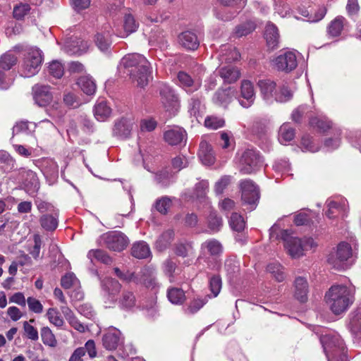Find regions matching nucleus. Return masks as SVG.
<instances>
[{
    "instance_id": "nucleus-35",
    "label": "nucleus",
    "mask_w": 361,
    "mask_h": 361,
    "mask_svg": "<svg viewBox=\"0 0 361 361\" xmlns=\"http://www.w3.org/2000/svg\"><path fill=\"white\" fill-rule=\"evenodd\" d=\"M136 305L134 293L129 290H123L118 300V305L123 310H130Z\"/></svg>"
},
{
    "instance_id": "nucleus-62",
    "label": "nucleus",
    "mask_w": 361,
    "mask_h": 361,
    "mask_svg": "<svg viewBox=\"0 0 361 361\" xmlns=\"http://www.w3.org/2000/svg\"><path fill=\"white\" fill-rule=\"evenodd\" d=\"M171 204V200L167 197H162L158 199L154 204L156 209L161 214H165Z\"/></svg>"
},
{
    "instance_id": "nucleus-51",
    "label": "nucleus",
    "mask_w": 361,
    "mask_h": 361,
    "mask_svg": "<svg viewBox=\"0 0 361 361\" xmlns=\"http://www.w3.org/2000/svg\"><path fill=\"white\" fill-rule=\"evenodd\" d=\"M48 72L55 78H61L64 73V68L59 61H53L48 66Z\"/></svg>"
},
{
    "instance_id": "nucleus-27",
    "label": "nucleus",
    "mask_w": 361,
    "mask_h": 361,
    "mask_svg": "<svg viewBox=\"0 0 361 361\" xmlns=\"http://www.w3.org/2000/svg\"><path fill=\"white\" fill-rule=\"evenodd\" d=\"M264 36L267 43L270 48L274 49L277 47L279 41V33L278 28L274 24L271 23L267 24Z\"/></svg>"
},
{
    "instance_id": "nucleus-14",
    "label": "nucleus",
    "mask_w": 361,
    "mask_h": 361,
    "mask_svg": "<svg viewBox=\"0 0 361 361\" xmlns=\"http://www.w3.org/2000/svg\"><path fill=\"white\" fill-rule=\"evenodd\" d=\"M134 121L131 118H121L115 122L113 134L121 139H126L130 137L133 130Z\"/></svg>"
},
{
    "instance_id": "nucleus-12",
    "label": "nucleus",
    "mask_w": 361,
    "mask_h": 361,
    "mask_svg": "<svg viewBox=\"0 0 361 361\" xmlns=\"http://www.w3.org/2000/svg\"><path fill=\"white\" fill-rule=\"evenodd\" d=\"M274 66L279 71L286 73L294 70L298 65L297 58L295 53L286 51L279 55L274 60Z\"/></svg>"
},
{
    "instance_id": "nucleus-9",
    "label": "nucleus",
    "mask_w": 361,
    "mask_h": 361,
    "mask_svg": "<svg viewBox=\"0 0 361 361\" xmlns=\"http://www.w3.org/2000/svg\"><path fill=\"white\" fill-rule=\"evenodd\" d=\"M352 255V249L347 243H341L337 247L335 255H331L328 262L336 269L344 268V262L347 261Z\"/></svg>"
},
{
    "instance_id": "nucleus-16",
    "label": "nucleus",
    "mask_w": 361,
    "mask_h": 361,
    "mask_svg": "<svg viewBox=\"0 0 361 361\" xmlns=\"http://www.w3.org/2000/svg\"><path fill=\"white\" fill-rule=\"evenodd\" d=\"M240 95L244 100H239L240 105L248 108L252 105L255 99L254 86L250 80H244L241 82Z\"/></svg>"
},
{
    "instance_id": "nucleus-7",
    "label": "nucleus",
    "mask_w": 361,
    "mask_h": 361,
    "mask_svg": "<svg viewBox=\"0 0 361 361\" xmlns=\"http://www.w3.org/2000/svg\"><path fill=\"white\" fill-rule=\"evenodd\" d=\"M263 160L259 152L254 149L245 150L239 159V171L243 174H250L262 166Z\"/></svg>"
},
{
    "instance_id": "nucleus-2",
    "label": "nucleus",
    "mask_w": 361,
    "mask_h": 361,
    "mask_svg": "<svg viewBox=\"0 0 361 361\" xmlns=\"http://www.w3.org/2000/svg\"><path fill=\"white\" fill-rule=\"evenodd\" d=\"M326 303L335 314L348 310L354 300L353 291L343 285L332 286L325 295Z\"/></svg>"
},
{
    "instance_id": "nucleus-41",
    "label": "nucleus",
    "mask_w": 361,
    "mask_h": 361,
    "mask_svg": "<svg viewBox=\"0 0 361 361\" xmlns=\"http://www.w3.org/2000/svg\"><path fill=\"white\" fill-rule=\"evenodd\" d=\"M0 167L6 172L11 171L16 168L15 159L6 151L0 152Z\"/></svg>"
},
{
    "instance_id": "nucleus-20",
    "label": "nucleus",
    "mask_w": 361,
    "mask_h": 361,
    "mask_svg": "<svg viewBox=\"0 0 361 361\" xmlns=\"http://www.w3.org/2000/svg\"><path fill=\"white\" fill-rule=\"evenodd\" d=\"M178 41L179 44L187 50H195L200 45L197 35L188 30L181 32L178 37Z\"/></svg>"
},
{
    "instance_id": "nucleus-32",
    "label": "nucleus",
    "mask_w": 361,
    "mask_h": 361,
    "mask_svg": "<svg viewBox=\"0 0 361 361\" xmlns=\"http://www.w3.org/2000/svg\"><path fill=\"white\" fill-rule=\"evenodd\" d=\"M59 212H53L50 214H43L39 218L41 226L48 231H54L58 226Z\"/></svg>"
},
{
    "instance_id": "nucleus-61",
    "label": "nucleus",
    "mask_w": 361,
    "mask_h": 361,
    "mask_svg": "<svg viewBox=\"0 0 361 361\" xmlns=\"http://www.w3.org/2000/svg\"><path fill=\"white\" fill-rule=\"evenodd\" d=\"M177 268L176 262L172 259H167L163 264V270L164 274L169 278L170 281L173 280V274Z\"/></svg>"
},
{
    "instance_id": "nucleus-34",
    "label": "nucleus",
    "mask_w": 361,
    "mask_h": 361,
    "mask_svg": "<svg viewBox=\"0 0 361 361\" xmlns=\"http://www.w3.org/2000/svg\"><path fill=\"white\" fill-rule=\"evenodd\" d=\"M257 85L264 99L269 100L273 97L276 90V82L270 80H260Z\"/></svg>"
},
{
    "instance_id": "nucleus-8",
    "label": "nucleus",
    "mask_w": 361,
    "mask_h": 361,
    "mask_svg": "<svg viewBox=\"0 0 361 361\" xmlns=\"http://www.w3.org/2000/svg\"><path fill=\"white\" fill-rule=\"evenodd\" d=\"M101 244L108 249L121 252L126 249L129 243L128 237L121 231H112L102 235L99 238Z\"/></svg>"
},
{
    "instance_id": "nucleus-30",
    "label": "nucleus",
    "mask_w": 361,
    "mask_h": 361,
    "mask_svg": "<svg viewBox=\"0 0 361 361\" xmlns=\"http://www.w3.org/2000/svg\"><path fill=\"white\" fill-rule=\"evenodd\" d=\"M219 73L221 78L227 83L235 82L240 76V71L232 66L222 67Z\"/></svg>"
},
{
    "instance_id": "nucleus-37",
    "label": "nucleus",
    "mask_w": 361,
    "mask_h": 361,
    "mask_svg": "<svg viewBox=\"0 0 361 361\" xmlns=\"http://www.w3.org/2000/svg\"><path fill=\"white\" fill-rule=\"evenodd\" d=\"M255 23L252 20H247L237 25L233 35L235 37L240 38L250 34L255 30Z\"/></svg>"
},
{
    "instance_id": "nucleus-40",
    "label": "nucleus",
    "mask_w": 361,
    "mask_h": 361,
    "mask_svg": "<svg viewBox=\"0 0 361 361\" xmlns=\"http://www.w3.org/2000/svg\"><path fill=\"white\" fill-rule=\"evenodd\" d=\"M295 135V129L289 123H283L279 128V140L281 143L285 145L293 140Z\"/></svg>"
},
{
    "instance_id": "nucleus-38",
    "label": "nucleus",
    "mask_w": 361,
    "mask_h": 361,
    "mask_svg": "<svg viewBox=\"0 0 361 361\" xmlns=\"http://www.w3.org/2000/svg\"><path fill=\"white\" fill-rule=\"evenodd\" d=\"M87 257L92 263L94 260H97L105 264H110L112 262V259L109 255L104 250L100 249L90 250Z\"/></svg>"
},
{
    "instance_id": "nucleus-24",
    "label": "nucleus",
    "mask_w": 361,
    "mask_h": 361,
    "mask_svg": "<svg viewBox=\"0 0 361 361\" xmlns=\"http://www.w3.org/2000/svg\"><path fill=\"white\" fill-rule=\"evenodd\" d=\"M336 342L338 343V348L339 349L343 350V340L340 339L338 336H324L321 338V343L323 345L324 350L328 358V361H336L334 355L329 350L330 348L332 347L331 344H334Z\"/></svg>"
},
{
    "instance_id": "nucleus-49",
    "label": "nucleus",
    "mask_w": 361,
    "mask_h": 361,
    "mask_svg": "<svg viewBox=\"0 0 361 361\" xmlns=\"http://www.w3.org/2000/svg\"><path fill=\"white\" fill-rule=\"evenodd\" d=\"M293 95L291 90L286 85H283L279 92L275 93V100L281 103L287 102L292 99Z\"/></svg>"
},
{
    "instance_id": "nucleus-13",
    "label": "nucleus",
    "mask_w": 361,
    "mask_h": 361,
    "mask_svg": "<svg viewBox=\"0 0 361 361\" xmlns=\"http://www.w3.org/2000/svg\"><path fill=\"white\" fill-rule=\"evenodd\" d=\"M33 99L39 106H46L51 103L53 95L49 85L36 84L32 89Z\"/></svg>"
},
{
    "instance_id": "nucleus-54",
    "label": "nucleus",
    "mask_w": 361,
    "mask_h": 361,
    "mask_svg": "<svg viewBox=\"0 0 361 361\" xmlns=\"http://www.w3.org/2000/svg\"><path fill=\"white\" fill-rule=\"evenodd\" d=\"M47 317L49 321L57 327H61L64 324L60 313L55 308H49L47 310Z\"/></svg>"
},
{
    "instance_id": "nucleus-58",
    "label": "nucleus",
    "mask_w": 361,
    "mask_h": 361,
    "mask_svg": "<svg viewBox=\"0 0 361 361\" xmlns=\"http://www.w3.org/2000/svg\"><path fill=\"white\" fill-rule=\"evenodd\" d=\"M326 206L327 209L325 214L329 219L336 218L341 210V205L338 202L333 200H327Z\"/></svg>"
},
{
    "instance_id": "nucleus-28",
    "label": "nucleus",
    "mask_w": 361,
    "mask_h": 361,
    "mask_svg": "<svg viewBox=\"0 0 361 361\" xmlns=\"http://www.w3.org/2000/svg\"><path fill=\"white\" fill-rule=\"evenodd\" d=\"M102 288L105 293L109 296V298L114 299L115 296L120 292L121 285L116 279L112 278H106L102 281Z\"/></svg>"
},
{
    "instance_id": "nucleus-63",
    "label": "nucleus",
    "mask_w": 361,
    "mask_h": 361,
    "mask_svg": "<svg viewBox=\"0 0 361 361\" xmlns=\"http://www.w3.org/2000/svg\"><path fill=\"white\" fill-rule=\"evenodd\" d=\"M34 245L28 249L29 253L35 259L39 257L40 249L42 246L41 237L38 234H35L33 236Z\"/></svg>"
},
{
    "instance_id": "nucleus-25",
    "label": "nucleus",
    "mask_w": 361,
    "mask_h": 361,
    "mask_svg": "<svg viewBox=\"0 0 361 361\" xmlns=\"http://www.w3.org/2000/svg\"><path fill=\"white\" fill-rule=\"evenodd\" d=\"M199 157L204 165H212L215 161V156L212 146L206 141L200 144Z\"/></svg>"
},
{
    "instance_id": "nucleus-33",
    "label": "nucleus",
    "mask_w": 361,
    "mask_h": 361,
    "mask_svg": "<svg viewBox=\"0 0 361 361\" xmlns=\"http://www.w3.org/2000/svg\"><path fill=\"white\" fill-rule=\"evenodd\" d=\"M204 97L200 94H192L188 101V109L190 116L197 117L203 102Z\"/></svg>"
},
{
    "instance_id": "nucleus-56",
    "label": "nucleus",
    "mask_w": 361,
    "mask_h": 361,
    "mask_svg": "<svg viewBox=\"0 0 361 361\" xmlns=\"http://www.w3.org/2000/svg\"><path fill=\"white\" fill-rule=\"evenodd\" d=\"M41 337L44 344L49 346H55L56 341L51 330L47 327H43L41 329Z\"/></svg>"
},
{
    "instance_id": "nucleus-6",
    "label": "nucleus",
    "mask_w": 361,
    "mask_h": 361,
    "mask_svg": "<svg viewBox=\"0 0 361 361\" xmlns=\"http://www.w3.org/2000/svg\"><path fill=\"white\" fill-rule=\"evenodd\" d=\"M160 103L164 109L171 116H175L179 111L180 102L178 95L169 85H161L159 87Z\"/></svg>"
},
{
    "instance_id": "nucleus-43",
    "label": "nucleus",
    "mask_w": 361,
    "mask_h": 361,
    "mask_svg": "<svg viewBox=\"0 0 361 361\" xmlns=\"http://www.w3.org/2000/svg\"><path fill=\"white\" fill-rule=\"evenodd\" d=\"M267 271L279 282L283 281L286 278L283 267L278 262L269 264L267 267Z\"/></svg>"
},
{
    "instance_id": "nucleus-1",
    "label": "nucleus",
    "mask_w": 361,
    "mask_h": 361,
    "mask_svg": "<svg viewBox=\"0 0 361 361\" xmlns=\"http://www.w3.org/2000/svg\"><path fill=\"white\" fill-rule=\"evenodd\" d=\"M133 82L143 87L149 82L151 74L150 63L142 54L133 53L126 55L121 61Z\"/></svg>"
},
{
    "instance_id": "nucleus-15",
    "label": "nucleus",
    "mask_w": 361,
    "mask_h": 361,
    "mask_svg": "<svg viewBox=\"0 0 361 361\" xmlns=\"http://www.w3.org/2000/svg\"><path fill=\"white\" fill-rule=\"evenodd\" d=\"M90 44L80 38L71 39L64 45V51L70 55H81L86 53Z\"/></svg>"
},
{
    "instance_id": "nucleus-29",
    "label": "nucleus",
    "mask_w": 361,
    "mask_h": 361,
    "mask_svg": "<svg viewBox=\"0 0 361 361\" xmlns=\"http://www.w3.org/2000/svg\"><path fill=\"white\" fill-rule=\"evenodd\" d=\"M174 239V232L169 229L163 232L155 242V247L159 252H163L169 247Z\"/></svg>"
},
{
    "instance_id": "nucleus-4",
    "label": "nucleus",
    "mask_w": 361,
    "mask_h": 361,
    "mask_svg": "<svg viewBox=\"0 0 361 361\" xmlns=\"http://www.w3.org/2000/svg\"><path fill=\"white\" fill-rule=\"evenodd\" d=\"M42 61L43 53L39 48H28L24 54L21 75L25 78L36 75L41 68Z\"/></svg>"
},
{
    "instance_id": "nucleus-22",
    "label": "nucleus",
    "mask_w": 361,
    "mask_h": 361,
    "mask_svg": "<svg viewBox=\"0 0 361 361\" xmlns=\"http://www.w3.org/2000/svg\"><path fill=\"white\" fill-rule=\"evenodd\" d=\"M294 296L300 302H305L307 300L309 292L308 283L305 278L298 276L294 281Z\"/></svg>"
},
{
    "instance_id": "nucleus-45",
    "label": "nucleus",
    "mask_w": 361,
    "mask_h": 361,
    "mask_svg": "<svg viewBox=\"0 0 361 361\" xmlns=\"http://www.w3.org/2000/svg\"><path fill=\"white\" fill-rule=\"evenodd\" d=\"M311 108L307 105H300L294 109L291 114L292 120L297 123L302 122L305 116H311Z\"/></svg>"
},
{
    "instance_id": "nucleus-19",
    "label": "nucleus",
    "mask_w": 361,
    "mask_h": 361,
    "mask_svg": "<svg viewBox=\"0 0 361 361\" xmlns=\"http://www.w3.org/2000/svg\"><path fill=\"white\" fill-rule=\"evenodd\" d=\"M235 90L231 87L219 89L214 94L212 101L215 104L226 108L232 102Z\"/></svg>"
},
{
    "instance_id": "nucleus-50",
    "label": "nucleus",
    "mask_w": 361,
    "mask_h": 361,
    "mask_svg": "<svg viewBox=\"0 0 361 361\" xmlns=\"http://www.w3.org/2000/svg\"><path fill=\"white\" fill-rule=\"evenodd\" d=\"M238 13L236 8L234 11H231L227 8L216 9L214 11V16L219 20L221 21H230Z\"/></svg>"
},
{
    "instance_id": "nucleus-53",
    "label": "nucleus",
    "mask_w": 361,
    "mask_h": 361,
    "mask_svg": "<svg viewBox=\"0 0 361 361\" xmlns=\"http://www.w3.org/2000/svg\"><path fill=\"white\" fill-rule=\"evenodd\" d=\"M310 125L314 128H317L319 130L325 132L331 127V121L318 117H311Z\"/></svg>"
},
{
    "instance_id": "nucleus-31",
    "label": "nucleus",
    "mask_w": 361,
    "mask_h": 361,
    "mask_svg": "<svg viewBox=\"0 0 361 361\" xmlns=\"http://www.w3.org/2000/svg\"><path fill=\"white\" fill-rule=\"evenodd\" d=\"M132 255L137 259H145L151 255L150 248L145 241H137L131 247Z\"/></svg>"
},
{
    "instance_id": "nucleus-17",
    "label": "nucleus",
    "mask_w": 361,
    "mask_h": 361,
    "mask_svg": "<svg viewBox=\"0 0 361 361\" xmlns=\"http://www.w3.org/2000/svg\"><path fill=\"white\" fill-rule=\"evenodd\" d=\"M186 132L180 127L175 126L164 133L165 141L170 145H178L186 142Z\"/></svg>"
},
{
    "instance_id": "nucleus-42",
    "label": "nucleus",
    "mask_w": 361,
    "mask_h": 361,
    "mask_svg": "<svg viewBox=\"0 0 361 361\" xmlns=\"http://www.w3.org/2000/svg\"><path fill=\"white\" fill-rule=\"evenodd\" d=\"M138 23L135 19L134 16L130 13H127L124 16L123 18V29L126 36L135 32L138 28ZM121 37H123V35Z\"/></svg>"
},
{
    "instance_id": "nucleus-3",
    "label": "nucleus",
    "mask_w": 361,
    "mask_h": 361,
    "mask_svg": "<svg viewBox=\"0 0 361 361\" xmlns=\"http://www.w3.org/2000/svg\"><path fill=\"white\" fill-rule=\"evenodd\" d=\"M284 242V247L288 255L294 259L304 255L305 251L313 247L315 244L312 238L304 237L299 238L292 235L288 230H283L280 235Z\"/></svg>"
},
{
    "instance_id": "nucleus-46",
    "label": "nucleus",
    "mask_w": 361,
    "mask_h": 361,
    "mask_svg": "<svg viewBox=\"0 0 361 361\" xmlns=\"http://www.w3.org/2000/svg\"><path fill=\"white\" fill-rule=\"evenodd\" d=\"M16 62V56L10 51L6 52L0 58V68L4 71L10 70Z\"/></svg>"
},
{
    "instance_id": "nucleus-57",
    "label": "nucleus",
    "mask_w": 361,
    "mask_h": 361,
    "mask_svg": "<svg viewBox=\"0 0 361 361\" xmlns=\"http://www.w3.org/2000/svg\"><path fill=\"white\" fill-rule=\"evenodd\" d=\"M222 226V219L216 212H211L208 216V226L213 231H219Z\"/></svg>"
},
{
    "instance_id": "nucleus-59",
    "label": "nucleus",
    "mask_w": 361,
    "mask_h": 361,
    "mask_svg": "<svg viewBox=\"0 0 361 361\" xmlns=\"http://www.w3.org/2000/svg\"><path fill=\"white\" fill-rule=\"evenodd\" d=\"M35 203L36 204V207L38 209V211L40 213H45V212H58V210L55 208V207L50 202L44 201L42 199L37 198L35 200Z\"/></svg>"
},
{
    "instance_id": "nucleus-39",
    "label": "nucleus",
    "mask_w": 361,
    "mask_h": 361,
    "mask_svg": "<svg viewBox=\"0 0 361 361\" xmlns=\"http://www.w3.org/2000/svg\"><path fill=\"white\" fill-rule=\"evenodd\" d=\"M78 84L84 93L92 95L95 93L97 86L94 81L89 76H82L78 79Z\"/></svg>"
},
{
    "instance_id": "nucleus-44",
    "label": "nucleus",
    "mask_w": 361,
    "mask_h": 361,
    "mask_svg": "<svg viewBox=\"0 0 361 361\" xmlns=\"http://www.w3.org/2000/svg\"><path fill=\"white\" fill-rule=\"evenodd\" d=\"M167 297L169 300L175 305H180L185 300L184 291L181 288H171L168 289Z\"/></svg>"
},
{
    "instance_id": "nucleus-23",
    "label": "nucleus",
    "mask_w": 361,
    "mask_h": 361,
    "mask_svg": "<svg viewBox=\"0 0 361 361\" xmlns=\"http://www.w3.org/2000/svg\"><path fill=\"white\" fill-rule=\"evenodd\" d=\"M348 26V20L343 16H338L332 20L329 24L327 27V33L333 37H338L341 35L343 30H344Z\"/></svg>"
},
{
    "instance_id": "nucleus-52",
    "label": "nucleus",
    "mask_w": 361,
    "mask_h": 361,
    "mask_svg": "<svg viewBox=\"0 0 361 361\" xmlns=\"http://www.w3.org/2000/svg\"><path fill=\"white\" fill-rule=\"evenodd\" d=\"M31 8L28 4L20 3L13 8V15L16 20H23L27 15Z\"/></svg>"
},
{
    "instance_id": "nucleus-10",
    "label": "nucleus",
    "mask_w": 361,
    "mask_h": 361,
    "mask_svg": "<svg viewBox=\"0 0 361 361\" xmlns=\"http://www.w3.org/2000/svg\"><path fill=\"white\" fill-rule=\"evenodd\" d=\"M102 345L108 350H114L123 344L124 338L118 329L111 326L102 336Z\"/></svg>"
},
{
    "instance_id": "nucleus-64",
    "label": "nucleus",
    "mask_w": 361,
    "mask_h": 361,
    "mask_svg": "<svg viewBox=\"0 0 361 361\" xmlns=\"http://www.w3.org/2000/svg\"><path fill=\"white\" fill-rule=\"evenodd\" d=\"M231 180V176H222L214 185V191L216 195H221L223 193L224 190L227 188V186L230 184Z\"/></svg>"
},
{
    "instance_id": "nucleus-18",
    "label": "nucleus",
    "mask_w": 361,
    "mask_h": 361,
    "mask_svg": "<svg viewBox=\"0 0 361 361\" xmlns=\"http://www.w3.org/2000/svg\"><path fill=\"white\" fill-rule=\"evenodd\" d=\"M19 175L27 191L35 192L39 190V183L35 172L32 170L21 169Z\"/></svg>"
},
{
    "instance_id": "nucleus-60",
    "label": "nucleus",
    "mask_w": 361,
    "mask_h": 361,
    "mask_svg": "<svg viewBox=\"0 0 361 361\" xmlns=\"http://www.w3.org/2000/svg\"><path fill=\"white\" fill-rule=\"evenodd\" d=\"M350 326L355 334L361 332V307H358L355 314L351 318Z\"/></svg>"
},
{
    "instance_id": "nucleus-47",
    "label": "nucleus",
    "mask_w": 361,
    "mask_h": 361,
    "mask_svg": "<svg viewBox=\"0 0 361 361\" xmlns=\"http://www.w3.org/2000/svg\"><path fill=\"white\" fill-rule=\"evenodd\" d=\"M229 224L233 231L238 232L243 231L245 227V222L243 217L236 212L231 214Z\"/></svg>"
},
{
    "instance_id": "nucleus-48",
    "label": "nucleus",
    "mask_w": 361,
    "mask_h": 361,
    "mask_svg": "<svg viewBox=\"0 0 361 361\" xmlns=\"http://www.w3.org/2000/svg\"><path fill=\"white\" fill-rule=\"evenodd\" d=\"M222 287V280L219 275H213L209 278V288L214 298L219 294Z\"/></svg>"
},
{
    "instance_id": "nucleus-26",
    "label": "nucleus",
    "mask_w": 361,
    "mask_h": 361,
    "mask_svg": "<svg viewBox=\"0 0 361 361\" xmlns=\"http://www.w3.org/2000/svg\"><path fill=\"white\" fill-rule=\"evenodd\" d=\"M219 52V59L226 63L238 61L240 58L238 51L231 45H222Z\"/></svg>"
},
{
    "instance_id": "nucleus-11",
    "label": "nucleus",
    "mask_w": 361,
    "mask_h": 361,
    "mask_svg": "<svg viewBox=\"0 0 361 361\" xmlns=\"http://www.w3.org/2000/svg\"><path fill=\"white\" fill-rule=\"evenodd\" d=\"M177 78L178 85L189 95L192 94L202 87V82L200 78H192L186 72H178Z\"/></svg>"
},
{
    "instance_id": "nucleus-21",
    "label": "nucleus",
    "mask_w": 361,
    "mask_h": 361,
    "mask_svg": "<svg viewBox=\"0 0 361 361\" xmlns=\"http://www.w3.org/2000/svg\"><path fill=\"white\" fill-rule=\"evenodd\" d=\"M112 109L106 100L98 99L94 106L93 113L95 118L99 121H104L110 117Z\"/></svg>"
},
{
    "instance_id": "nucleus-36",
    "label": "nucleus",
    "mask_w": 361,
    "mask_h": 361,
    "mask_svg": "<svg viewBox=\"0 0 361 361\" xmlns=\"http://www.w3.org/2000/svg\"><path fill=\"white\" fill-rule=\"evenodd\" d=\"M201 249L206 250L212 256L219 255L223 250L222 245L216 239H209L206 240L202 244Z\"/></svg>"
},
{
    "instance_id": "nucleus-55",
    "label": "nucleus",
    "mask_w": 361,
    "mask_h": 361,
    "mask_svg": "<svg viewBox=\"0 0 361 361\" xmlns=\"http://www.w3.org/2000/svg\"><path fill=\"white\" fill-rule=\"evenodd\" d=\"M207 302V299H194L192 300L188 307L185 309V313L187 314H193L198 312Z\"/></svg>"
},
{
    "instance_id": "nucleus-5",
    "label": "nucleus",
    "mask_w": 361,
    "mask_h": 361,
    "mask_svg": "<svg viewBox=\"0 0 361 361\" xmlns=\"http://www.w3.org/2000/svg\"><path fill=\"white\" fill-rule=\"evenodd\" d=\"M243 205L250 212L257 206L260 193L258 186L250 179H244L240 182Z\"/></svg>"
}]
</instances>
